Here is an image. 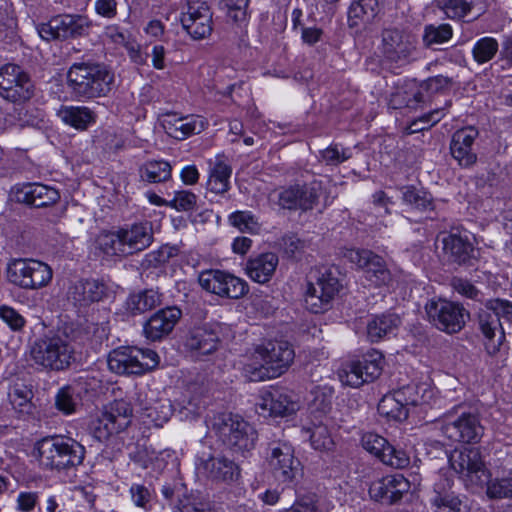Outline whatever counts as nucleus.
Instances as JSON below:
<instances>
[{
	"label": "nucleus",
	"instance_id": "nucleus-30",
	"mask_svg": "<svg viewBox=\"0 0 512 512\" xmlns=\"http://www.w3.org/2000/svg\"><path fill=\"white\" fill-rule=\"evenodd\" d=\"M182 27L188 32H212V13L202 1L188 4L187 11L180 18Z\"/></svg>",
	"mask_w": 512,
	"mask_h": 512
},
{
	"label": "nucleus",
	"instance_id": "nucleus-49",
	"mask_svg": "<svg viewBox=\"0 0 512 512\" xmlns=\"http://www.w3.org/2000/svg\"><path fill=\"white\" fill-rule=\"evenodd\" d=\"M286 512H327L315 493H299Z\"/></svg>",
	"mask_w": 512,
	"mask_h": 512
},
{
	"label": "nucleus",
	"instance_id": "nucleus-46",
	"mask_svg": "<svg viewBox=\"0 0 512 512\" xmlns=\"http://www.w3.org/2000/svg\"><path fill=\"white\" fill-rule=\"evenodd\" d=\"M231 168L223 161H217L210 171L207 189L215 194L225 193L229 189Z\"/></svg>",
	"mask_w": 512,
	"mask_h": 512
},
{
	"label": "nucleus",
	"instance_id": "nucleus-1",
	"mask_svg": "<svg viewBox=\"0 0 512 512\" xmlns=\"http://www.w3.org/2000/svg\"><path fill=\"white\" fill-rule=\"evenodd\" d=\"M295 357L291 344L287 341H268L255 347L243 365L242 373L252 382L273 379L282 375Z\"/></svg>",
	"mask_w": 512,
	"mask_h": 512
},
{
	"label": "nucleus",
	"instance_id": "nucleus-35",
	"mask_svg": "<svg viewBox=\"0 0 512 512\" xmlns=\"http://www.w3.org/2000/svg\"><path fill=\"white\" fill-rule=\"evenodd\" d=\"M185 345L198 355H208L217 350L219 337L207 327H196L189 332Z\"/></svg>",
	"mask_w": 512,
	"mask_h": 512
},
{
	"label": "nucleus",
	"instance_id": "nucleus-28",
	"mask_svg": "<svg viewBox=\"0 0 512 512\" xmlns=\"http://www.w3.org/2000/svg\"><path fill=\"white\" fill-rule=\"evenodd\" d=\"M181 315V310L176 307L159 310L144 325L146 338L156 341L168 335L181 318Z\"/></svg>",
	"mask_w": 512,
	"mask_h": 512
},
{
	"label": "nucleus",
	"instance_id": "nucleus-62",
	"mask_svg": "<svg viewBox=\"0 0 512 512\" xmlns=\"http://www.w3.org/2000/svg\"><path fill=\"white\" fill-rule=\"evenodd\" d=\"M277 204L282 209L298 210L297 191L295 185L274 193Z\"/></svg>",
	"mask_w": 512,
	"mask_h": 512
},
{
	"label": "nucleus",
	"instance_id": "nucleus-40",
	"mask_svg": "<svg viewBox=\"0 0 512 512\" xmlns=\"http://www.w3.org/2000/svg\"><path fill=\"white\" fill-rule=\"evenodd\" d=\"M434 391L426 384L407 385L397 391V400L402 401L405 407L429 404Z\"/></svg>",
	"mask_w": 512,
	"mask_h": 512
},
{
	"label": "nucleus",
	"instance_id": "nucleus-26",
	"mask_svg": "<svg viewBox=\"0 0 512 512\" xmlns=\"http://www.w3.org/2000/svg\"><path fill=\"white\" fill-rule=\"evenodd\" d=\"M424 90L423 84H419L415 80H405L391 93L389 106L393 109L416 110L425 103Z\"/></svg>",
	"mask_w": 512,
	"mask_h": 512
},
{
	"label": "nucleus",
	"instance_id": "nucleus-20",
	"mask_svg": "<svg viewBox=\"0 0 512 512\" xmlns=\"http://www.w3.org/2000/svg\"><path fill=\"white\" fill-rule=\"evenodd\" d=\"M196 467L201 475L215 483L231 484L241 476L239 465L224 455H203Z\"/></svg>",
	"mask_w": 512,
	"mask_h": 512
},
{
	"label": "nucleus",
	"instance_id": "nucleus-22",
	"mask_svg": "<svg viewBox=\"0 0 512 512\" xmlns=\"http://www.w3.org/2000/svg\"><path fill=\"white\" fill-rule=\"evenodd\" d=\"M160 123L165 132L176 140H185L192 135L199 134L208 124L206 119L201 116H180L177 113L163 114Z\"/></svg>",
	"mask_w": 512,
	"mask_h": 512
},
{
	"label": "nucleus",
	"instance_id": "nucleus-5",
	"mask_svg": "<svg viewBox=\"0 0 512 512\" xmlns=\"http://www.w3.org/2000/svg\"><path fill=\"white\" fill-rule=\"evenodd\" d=\"M153 241L152 224L135 223L113 232H102L98 247L109 256H128L145 250Z\"/></svg>",
	"mask_w": 512,
	"mask_h": 512
},
{
	"label": "nucleus",
	"instance_id": "nucleus-57",
	"mask_svg": "<svg viewBox=\"0 0 512 512\" xmlns=\"http://www.w3.org/2000/svg\"><path fill=\"white\" fill-rule=\"evenodd\" d=\"M498 50V43L495 39L486 37L479 40L474 49L473 55L478 63H485L492 59Z\"/></svg>",
	"mask_w": 512,
	"mask_h": 512
},
{
	"label": "nucleus",
	"instance_id": "nucleus-47",
	"mask_svg": "<svg viewBox=\"0 0 512 512\" xmlns=\"http://www.w3.org/2000/svg\"><path fill=\"white\" fill-rule=\"evenodd\" d=\"M79 401L77 388L72 385L60 388L55 395V407L65 415L75 413Z\"/></svg>",
	"mask_w": 512,
	"mask_h": 512
},
{
	"label": "nucleus",
	"instance_id": "nucleus-37",
	"mask_svg": "<svg viewBox=\"0 0 512 512\" xmlns=\"http://www.w3.org/2000/svg\"><path fill=\"white\" fill-rule=\"evenodd\" d=\"M400 325V318L396 314H384L374 317L367 324V336L372 342H377L385 336L394 334Z\"/></svg>",
	"mask_w": 512,
	"mask_h": 512
},
{
	"label": "nucleus",
	"instance_id": "nucleus-4",
	"mask_svg": "<svg viewBox=\"0 0 512 512\" xmlns=\"http://www.w3.org/2000/svg\"><path fill=\"white\" fill-rule=\"evenodd\" d=\"M30 357L35 365L49 371H63L75 361V349L69 336L49 331L30 345Z\"/></svg>",
	"mask_w": 512,
	"mask_h": 512
},
{
	"label": "nucleus",
	"instance_id": "nucleus-50",
	"mask_svg": "<svg viewBox=\"0 0 512 512\" xmlns=\"http://www.w3.org/2000/svg\"><path fill=\"white\" fill-rule=\"evenodd\" d=\"M229 223L241 232L256 234L260 230L257 218L250 211H236L229 216Z\"/></svg>",
	"mask_w": 512,
	"mask_h": 512
},
{
	"label": "nucleus",
	"instance_id": "nucleus-6",
	"mask_svg": "<svg viewBox=\"0 0 512 512\" xmlns=\"http://www.w3.org/2000/svg\"><path fill=\"white\" fill-rule=\"evenodd\" d=\"M67 77L72 92L86 99L107 95L114 82V74L102 64H73Z\"/></svg>",
	"mask_w": 512,
	"mask_h": 512
},
{
	"label": "nucleus",
	"instance_id": "nucleus-36",
	"mask_svg": "<svg viewBox=\"0 0 512 512\" xmlns=\"http://www.w3.org/2000/svg\"><path fill=\"white\" fill-rule=\"evenodd\" d=\"M61 120L77 130H86L96 121V114L85 106H63L58 111Z\"/></svg>",
	"mask_w": 512,
	"mask_h": 512
},
{
	"label": "nucleus",
	"instance_id": "nucleus-61",
	"mask_svg": "<svg viewBox=\"0 0 512 512\" xmlns=\"http://www.w3.org/2000/svg\"><path fill=\"white\" fill-rule=\"evenodd\" d=\"M310 441L312 447L320 451L330 450L334 444L325 426L315 427L311 432Z\"/></svg>",
	"mask_w": 512,
	"mask_h": 512
},
{
	"label": "nucleus",
	"instance_id": "nucleus-52",
	"mask_svg": "<svg viewBox=\"0 0 512 512\" xmlns=\"http://www.w3.org/2000/svg\"><path fill=\"white\" fill-rule=\"evenodd\" d=\"M403 201L407 204L414 206L421 211H428L433 209L432 197L429 193L419 191L412 186L404 188Z\"/></svg>",
	"mask_w": 512,
	"mask_h": 512
},
{
	"label": "nucleus",
	"instance_id": "nucleus-55",
	"mask_svg": "<svg viewBox=\"0 0 512 512\" xmlns=\"http://www.w3.org/2000/svg\"><path fill=\"white\" fill-rule=\"evenodd\" d=\"M441 3L444 13L452 19L464 18L474 5L473 0H441Z\"/></svg>",
	"mask_w": 512,
	"mask_h": 512
},
{
	"label": "nucleus",
	"instance_id": "nucleus-23",
	"mask_svg": "<svg viewBox=\"0 0 512 512\" xmlns=\"http://www.w3.org/2000/svg\"><path fill=\"white\" fill-rule=\"evenodd\" d=\"M410 488L409 481L401 474L388 475L375 481L369 488L372 499L385 504H394Z\"/></svg>",
	"mask_w": 512,
	"mask_h": 512
},
{
	"label": "nucleus",
	"instance_id": "nucleus-29",
	"mask_svg": "<svg viewBox=\"0 0 512 512\" xmlns=\"http://www.w3.org/2000/svg\"><path fill=\"white\" fill-rule=\"evenodd\" d=\"M256 412L264 417L285 416L297 409L296 403L279 391H264L255 404Z\"/></svg>",
	"mask_w": 512,
	"mask_h": 512
},
{
	"label": "nucleus",
	"instance_id": "nucleus-27",
	"mask_svg": "<svg viewBox=\"0 0 512 512\" xmlns=\"http://www.w3.org/2000/svg\"><path fill=\"white\" fill-rule=\"evenodd\" d=\"M443 251L447 259L459 265L474 258V246L467 232H451L442 238Z\"/></svg>",
	"mask_w": 512,
	"mask_h": 512
},
{
	"label": "nucleus",
	"instance_id": "nucleus-14",
	"mask_svg": "<svg viewBox=\"0 0 512 512\" xmlns=\"http://www.w3.org/2000/svg\"><path fill=\"white\" fill-rule=\"evenodd\" d=\"M267 461L274 478L279 483H291L301 471V463L294 456L293 447L284 441L270 444Z\"/></svg>",
	"mask_w": 512,
	"mask_h": 512
},
{
	"label": "nucleus",
	"instance_id": "nucleus-3",
	"mask_svg": "<svg viewBox=\"0 0 512 512\" xmlns=\"http://www.w3.org/2000/svg\"><path fill=\"white\" fill-rule=\"evenodd\" d=\"M210 428L233 455L248 457L256 446L257 431L240 415L219 413L212 418Z\"/></svg>",
	"mask_w": 512,
	"mask_h": 512
},
{
	"label": "nucleus",
	"instance_id": "nucleus-42",
	"mask_svg": "<svg viewBox=\"0 0 512 512\" xmlns=\"http://www.w3.org/2000/svg\"><path fill=\"white\" fill-rule=\"evenodd\" d=\"M383 37V50L387 58L398 61L409 56L412 46L409 43V34H388Z\"/></svg>",
	"mask_w": 512,
	"mask_h": 512
},
{
	"label": "nucleus",
	"instance_id": "nucleus-2",
	"mask_svg": "<svg viewBox=\"0 0 512 512\" xmlns=\"http://www.w3.org/2000/svg\"><path fill=\"white\" fill-rule=\"evenodd\" d=\"M39 466L56 474L67 473L83 464L85 447L72 437L53 435L35 444Z\"/></svg>",
	"mask_w": 512,
	"mask_h": 512
},
{
	"label": "nucleus",
	"instance_id": "nucleus-56",
	"mask_svg": "<svg viewBox=\"0 0 512 512\" xmlns=\"http://www.w3.org/2000/svg\"><path fill=\"white\" fill-rule=\"evenodd\" d=\"M32 392L27 387L15 385L9 392L13 408L19 412H28L31 407Z\"/></svg>",
	"mask_w": 512,
	"mask_h": 512
},
{
	"label": "nucleus",
	"instance_id": "nucleus-48",
	"mask_svg": "<svg viewBox=\"0 0 512 512\" xmlns=\"http://www.w3.org/2000/svg\"><path fill=\"white\" fill-rule=\"evenodd\" d=\"M397 399V391L393 395L383 397L378 405V410L382 415L391 419L403 421L408 417V408Z\"/></svg>",
	"mask_w": 512,
	"mask_h": 512
},
{
	"label": "nucleus",
	"instance_id": "nucleus-16",
	"mask_svg": "<svg viewBox=\"0 0 512 512\" xmlns=\"http://www.w3.org/2000/svg\"><path fill=\"white\" fill-rule=\"evenodd\" d=\"M340 290L338 278L330 271L320 273L315 282H308L305 292L306 308L312 313L329 309L331 301Z\"/></svg>",
	"mask_w": 512,
	"mask_h": 512
},
{
	"label": "nucleus",
	"instance_id": "nucleus-18",
	"mask_svg": "<svg viewBox=\"0 0 512 512\" xmlns=\"http://www.w3.org/2000/svg\"><path fill=\"white\" fill-rule=\"evenodd\" d=\"M114 291L105 282L87 278L73 282L67 291V299L77 308H87L94 303L113 298Z\"/></svg>",
	"mask_w": 512,
	"mask_h": 512
},
{
	"label": "nucleus",
	"instance_id": "nucleus-63",
	"mask_svg": "<svg viewBox=\"0 0 512 512\" xmlns=\"http://www.w3.org/2000/svg\"><path fill=\"white\" fill-rule=\"evenodd\" d=\"M174 255L171 247L163 246L157 251L150 252L145 256L144 262L147 266L158 267L166 263Z\"/></svg>",
	"mask_w": 512,
	"mask_h": 512
},
{
	"label": "nucleus",
	"instance_id": "nucleus-59",
	"mask_svg": "<svg viewBox=\"0 0 512 512\" xmlns=\"http://www.w3.org/2000/svg\"><path fill=\"white\" fill-rule=\"evenodd\" d=\"M197 196L188 190L176 191L172 200L169 201L168 207L177 211H189L195 208Z\"/></svg>",
	"mask_w": 512,
	"mask_h": 512
},
{
	"label": "nucleus",
	"instance_id": "nucleus-58",
	"mask_svg": "<svg viewBox=\"0 0 512 512\" xmlns=\"http://www.w3.org/2000/svg\"><path fill=\"white\" fill-rule=\"evenodd\" d=\"M444 116L443 109H435L412 121L408 127L409 133H417L438 123Z\"/></svg>",
	"mask_w": 512,
	"mask_h": 512
},
{
	"label": "nucleus",
	"instance_id": "nucleus-43",
	"mask_svg": "<svg viewBox=\"0 0 512 512\" xmlns=\"http://www.w3.org/2000/svg\"><path fill=\"white\" fill-rule=\"evenodd\" d=\"M435 512H468L467 503L451 491H437L431 498Z\"/></svg>",
	"mask_w": 512,
	"mask_h": 512
},
{
	"label": "nucleus",
	"instance_id": "nucleus-17",
	"mask_svg": "<svg viewBox=\"0 0 512 512\" xmlns=\"http://www.w3.org/2000/svg\"><path fill=\"white\" fill-rule=\"evenodd\" d=\"M344 257L362 269L365 278L374 286L388 285L392 280L391 272L385 260L368 249H347Z\"/></svg>",
	"mask_w": 512,
	"mask_h": 512
},
{
	"label": "nucleus",
	"instance_id": "nucleus-38",
	"mask_svg": "<svg viewBox=\"0 0 512 512\" xmlns=\"http://www.w3.org/2000/svg\"><path fill=\"white\" fill-rule=\"evenodd\" d=\"M41 32H80L90 28L87 17L82 15H58L52 18Z\"/></svg>",
	"mask_w": 512,
	"mask_h": 512
},
{
	"label": "nucleus",
	"instance_id": "nucleus-10",
	"mask_svg": "<svg viewBox=\"0 0 512 512\" xmlns=\"http://www.w3.org/2000/svg\"><path fill=\"white\" fill-rule=\"evenodd\" d=\"M198 283L203 290L223 298L239 299L248 292L246 281L217 269L200 272Z\"/></svg>",
	"mask_w": 512,
	"mask_h": 512
},
{
	"label": "nucleus",
	"instance_id": "nucleus-33",
	"mask_svg": "<svg viewBox=\"0 0 512 512\" xmlns=\"http://www.w3.org/2000/svg\"><path fill=\"white\" fill-rule=\"evenodd\" d=\"M378 0H355L348 9V25L351 29L367 30L379 13Z\"/></svg>",
	"mask_w": 512,
	"mask_h": 512
},
{
	"label": "nucleus",
	"instance_id": "nucleus-39",
	"mask_svg": "<svg viewBox=\"0 0 512 512\" xmlns=\"http://www.w3.org/2000/svg\"><path fill=\"white\" fill-rule=\"evenodd\" d=\"M172 405L168 399H158L142 408V418L146 423L162 427L172 416Z\"/></svg>",
	"mask_w": 512,
	"mask_h": 512
},
{
	"label": "nucleus",
	"instance_id": "nucleus-53",
	"mask_svg": "<svg viewBox=\"0 0 512 512\" xmlns=\"http://www.w3.org/2000/svg\"><path fill=\"white\" fill-rule=\"evenodd\" d=\"M352 157L350 148H344L338 144H331L320 151V160L326 165L338 166Z\"/></svg>",
	"mask_w": 512,
	"mask_h": 512
},
{
	"label": "nucleus",
	"instance_id": "nucleus-41",
	"mask_svg": "<svg viewBox=\"0 0 512 512\" xmlns=\"http://www.w3.org/2000/svg\"><path fill=\"white\" fill-rule=\"evenodd\" d=\"M161 294L153 289H148L137 294H132L126 301L127 310L132 314L144 313L161 304Z\"/></svg>",
	"mask_w": 512,
	"mask_h": 512
},
{
	"label": "nucleus",
	"instance_id": "nucleus-13",
	"mask_svg": "<svg viewBox=\"0 0 512 512\" xmlns=\"http://www.w3.org/2000/svg\"><path fill=\"white\" fill-rule=\"evenodd\" d=\"M34 94V85L26 72L15 64L0 68V96L12 103L28 101Z\"/></svg>",
	"mask_w": 512,
	"mask_h": 512
},
{
	"label": "nucleus",
	"instance_id": "nucleus-31",
	"mask_svg": "<svg viewBox=\"0 0 512 512\" xmlns=\"http://www.w3.org/2000/svg\"><path fill=\"white\" fill-rule=\"evenodd\" d=\"M207 389L203 384L192 383L187 385L178 401L179 413L182 418L192 420L197 418L206 405Z\"/></svg>",
	"mask_w": 512,
	"mask_h": 512
},
{
	"label": "nucleus",
	"instance_id": "nucleus-24",
	"mask_svg": "<svg viewBox=\"0 0 512 512\" xmlns=\"http://www.w3.org/2000/svg\"><path fill=\"white\" fill-rule=\"evenodd\" d=\"M478 136L479 132L473 126L461 128L452 135L451 155L461 167L468 168L477 162V154L473 150V144Z\"/></svg>",
	"mask_w": 512,
	"mask_h": 512
},
{
	"label": "nucleus",
	"instance_id": "nucleus-15",
	"mask_svg": "<svg viewBox=\"0 0 512 512\" xmlns=\"http://www.w3.org/2000/svg\"><path fill=\"white\" fill-rule=\"evenodd\" d=\"M383 368V357L378 351H373L362 360L352 361L338 373L342 384L358 388L364 383L372 382L379 377Z\"/></svg>",
	"mask_w": 512,
	"mask_h": 512
},
{
	"label": "nucleus",
	"instance_id": "nucleus-25",
	"mask_svg": "<svg viewBox=\"0 0 512 512\" xmlns=\"http://www.w3.org/2000/svg\"><path fill=\"white\" fill-rule=\"evenodd\" d=\"M501 314L498 311L481 310L478 315V326L485 339V347L490 355L499 352L505 340V333L500 321Z\"/></svg>",
	"mask_w": 512,
	"mask_h": 512
},
{
	"label": "nucleus",
	"instance_id": "nucleus-32",
	"mask_svg": "<svg viewBox=\"0 0 512 512\" xmlns=\"http://www.w3.org/2000/svg\"><path fill=\"white\" fill-rule=\"evenodd\" d=\"M18 201L40 208L55 204L59 198V192L47 185L29 183L17 192Z\"/></svg>",
	"mask_w": 512,
	"mask_h": 512
},
{
	"label": "nucleus",
	"instance_id": "nucleus-7",
	"mask_svg": "<svg viewBox=\"0 0 512 512\" xmlns=\"http://www.w3.org/2000/svg\"><path fill=\"white\" fill-rule=\"evenodd\" d=\"M4 276L8 284L22 290L33 291L47 287L53 278L52 268L34 258H10Z\"/></svg>",
	"mask_w": 512,
	"mask_h": 512
},
{
	"label": "nucleus",
	"instance_id": "nucleus-44",
	"mask_svg": "<svg viewBox=\"0 0 512 512\" xmlns=\"http://www.w3.org/2000/svg\"><path fill=\"white\" fill-rule=\"evenodd\" d=\"M298 210L308 211L318 203L319 197L324 190L321 181H312L303 185L296 184Z\"/></svg>",
	"mask_w": 512,
	"mask_h": 512
},
{
	"label": "nucleus",
	"instance_id": "nucleus-45",
	"mask_svg": "<svg viewBox=\"0 0 512 512\" xmlns=\"http://www.w3.org/2000/svg\"><path fill=\"white\" fill-rule=\"evenodd\" d=\"M172 167L164 160H152L140 167V177L149 183L165 182L171 177Z\"/></svg>",
	"mask_w": 512,
	"mask_h": 512
},
{
	"label": "nucleus",
	"instance_id": "nucleus-9",
	"mask_svg": "<svg viewBox=\"0 0 512 512\" xmlns=\"http://www.w3.org/2000/svg\"><path fill=\"white\" fill-rule=\"evenodd\" d=\"M132 412L131 405L125 400H116L106 406L92 423L94 438L103 442L125 430L131 423Z\"/></svg>",
	"mask_w": 512,
	"mask_h": 512
},
{
	"label": "nucleus",
	"instance_id": "nucleus-51",
	"mask_svg": "<svg viewBox=\"0 0 512 512\" xmlns=\"http://www.w3.org/2000/svg\"><path fill=\"white\" fill-rule=\"evenodd\" d=\"M248 2L249 0H219V6L226 12L229 21L242 24L247 20Z\"/></svg>",
	"mask_w": 512,
	"mask_h": 512
},
{
	"label": "nucleus",
	"instance_id": "nucleus-8",
	"mask_svg": "<svg viewBox=\"0 0 512 512\" xmlns=\"http://www.w3.org/2000/svg\"><path fill=\"white\" fill-rule=\"evenodd\" d=\"M159 361V355L154 350L127 346L111 351L107 363L110 371L114 373L142 375L155 369Z\"/></svg>",
	"mask_w": 512,
	"mask_h": 512
},
{
	"label": "nucleus",
	"instance_id": "nucleus-19",
	"mask_svg": "<svg viewBox=\"0 0 512 512\" xmlns=\"http://www.w3.org/2000/svg\"><path fill=\"white\" fill-rule=\"evenodd\" d=\"M440 430L453 442H477L483 434V427L478 417L472 413H462L457 417L451 414L445 415Z\"/></svg>",
	"mask_w": 512,
	"mask_h": 512
},
{
	"label": "nucleus",
	"instance_id": "nucleus-60",
	"mask_svg": "<svg viewBox=\"0 0 512 512\" xmlns=\"http://www.w3.org/2000/svg\"><path fill=\"white\" fill-rule=\"evenodd\" d=\"M0 319L13 331H21L26 325L25 318L13 307L8 305L0 306Z\"/></svg>",
	"mask_w": 512,
	"mask_h": 512
},
{
	"label": "nucleus",
	"instance_id": "nucleus-54",
	"mask_svg": "<svg viewBox=\"0 0 512 512\" xmlns=\"http://www.w3.org/2000/svg\"><path fill=\"white\" fill-rule=\"evenodd\" d=\"M486 493L491 499L512 498V472L506 477L490 480Z\"/></svg>",
	"mask_w": 512,
	"mask_h": 512
},
{
	"label": "nucleus",
	"instance_id": "nucleus-64",
	"mask_svg": "<svg viewBox=\"0 0 512 512\" xmlns=\"http://www.w3.org/2000/svg\"><path fill=\"white\" fill-rule=\"evenodd\" d=\"M451 286L454 291L470 299H477L480 294L479 290L470 281L463 278L454 277L451 280Z\"/></svg>",
	"mask_w": 512,
	"mask_h": 512
},
{
	"label": "nucleus",
	"instance_id": "nucleus-11",
	"mask_svg": "<svg viewBox=\"0 0 512 512\" xmlns=\"http://www.w3.org/2000/svg\"><path fill=\"white\" fill-rule=\"evenodd\" d=\"M425 310L439 330L450 334L459 332L469 318V313L462 305L444 299L430 300Z\"/></svg>",
	"mask_w": 512,
	"mask_h": 512
},
{
	"label": "nucleus",
	"instance_id": "nucleus-21",
	"mask_svg": "<svg viewBox=\"0 0 512 512\" xmlns=\"http://www.w3.org/2000/svg\"><path fill=\"white\" fill-rule=\"evenodd\" d=\"M362 447L370 454L377 457L385 465L396 469H403L410 463L407 453L401 449H396L388 443L382 436L367 432L361 437Z\"/></svg>",
	"mask_w": 512,
	"mask_h": 512
},
{
	"label": "nucleus",
	"instance_id": "nucleus-12",
	"mask_svg": "<svg viewBox=\"0 0 512 512\" xmlns=\"http://www.w3.org/2000/svg\"><path fill=\"white\" fill-rule=\"evenodd\" d=\"M452 469L460 475L467 486H481L488 478V470L478 448L455 450L450 458Z\"/></svg>",
	"mask_w": 512,
	"mask_h": 512
},
{
	"label": "nucleus",
	"instance_id": "nucleus-34",
	"mask_svg": "<svg viewBox=\"0 0 512 512\" xmlns=\"http://www.w3.org/2000/svg\"><path fill=\"white\" fill-rule=\"evenodd\" d=\"M278 256L274 253H262L248 260L246 272L251 280L264 284L273 276L278 265Z\"/></svg>",
	"mask_w": 512,
	"mask_h": 512
}]
</instances>
